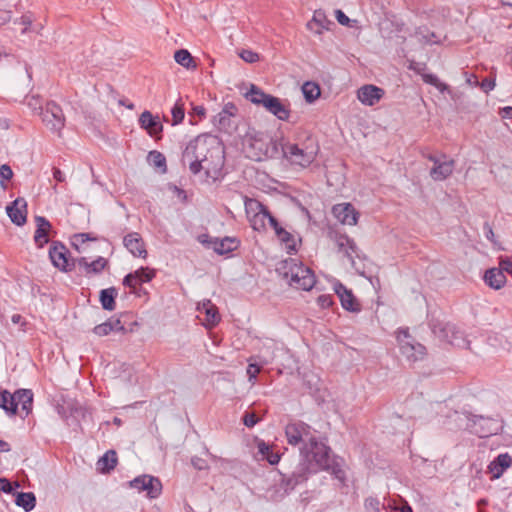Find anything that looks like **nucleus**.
Masks as SVG:
<instances>
[{
	"mask_svg": "<svg viewBox=\"0 0 512 512\" xmlns=\"http://www.w3.org/2000/svg\"><path fill=\"white\" fill-rule=\"evenodd\" d=\"M73 239H74L73 245H75L76 247H77L78 243L83 244L90 240H96V238L91 237V235L89 233L76 234V235H74Z\"/></svg>",
	"mask_w": 512,
	"mask_h": 512,
	"instance_id": "obj_56",
	"label": "nucleus"
},
{
	"mask_svg": "<svg viewBox=\"0 0 512 512\" xmlns=\"http://www.w3.org/2000/svg\"><path fill=\"white\" fill-rule=\"evenodd\" d=\"M270 94L265 93L263 90L258 88L256 85H251L250 90L246 93V97L256 105H262L269 97Z\"/></svg>",
	"mask_w": 512,
	"mask_h": 512,
	"instance_id": "obj_37",
	"label": "nucleus"
},
{
	"mask_svg": "<svg viewBox=\"0 0 512 512\" xmlns=\"http://www.w3.org/2000/svg\"><path fill=\"white\" fill-rule=\"evenodd\" d=\"M335 15H336V19H337V21H338L341 25H348V24H349L350 19H349V17H348V16H346V15L344 14V12H343V11H341V10H339V9H338V10H336V11H335Z\"/></svg>",
	"mask_w": 512,
	"mask_h": 512,
	"instance_id": "obj_61",
	"label": "nucleus"
},
{
	"mask_svg": "<svg viewBox=\"0 0 512 512\" xmlns=\"http://www.w3.org/2000/svg\"><path fill=\"white\" fill-rule=\"evenodd\" d=\"M239 56L242 60H244L247 63H255L259 60L258 53L254 52L252 50H248V49L242 50L239 53Z\"/></svg>",
	"mask_w": 512,
	"mask_h": 512,
	"instance_id": "obj_50",
	"label": "nucleus"
},
{
	"mask_svg": "<svg viewBox=\"0 0 512 512\" xmlns=\"http://www.w3.org/2000/svg\"><path fill=\"white\" fill-rule=\"evenodd\" d=\"M381 502L375 497L365 499L364 508L366 512H380Z\"/></svg>",
	"mask_w": 512,
	"mask_h": 512,
	"instance_id": "obj_48",
	"label": "nucleus"
},
{
	"mask_svg": "<svg viewBox=\"0 0 512 512\" xmlns=\"http://www.w3.org/2000/svg\"><path fill=\"white\" fill-rule=\"evenodd\" d=\"M236 111L237 108L233 103H227L223 110L218 114L219 124L223 125L224 121H226L230 116L235 115Z\"/></svg>",
	"mask_w": 512,
	"mask_h": 512,
	"instance_id": "obj_43",
	"label": "nucleus"
},
{
	"mask_svg": "<svg viewBox=\"0 0 512 512\" xmlns=\"http://www.w3.org/2000/svg\"><path fill=\"white\" fill-rule=\"evenodd\" d=\"M0 490L4 493H10L12 491V485L9 480L0 478Z\"/></svg>",
	"mask_w": 512,
	"mask_h": 512,
	"instance_id": "obj_62",
	"label": "nucleus"
},
{
	"mask_svg": "<svg viewBox=\"0 0 512 512\" xmlns=\"http://www.w3.org/2000/svg\"><path fill=\"white\" fill-rule=\"evenodd\" d=\"M277 271L288 281L290 286L298 290L310 291L316 283L314 272L294 258L283 260Z\"/></svg>",
	"mask_w": 512,
	"mask_h": 512,
	"instance_id": "obj_2",
	"label": "nucleus"
},
{
	"mask_svg": "<svg viewBox=\"0 0 512 512\" xmlns=\"http://www.w3.org/2000/svg\"><path fill=\"white\" fill-rule=\"evenodd\" d=\"M111 332V323H108V321L101 323L93 328V333L99 337L109 335Z\"/></svg>",
	"mask_w": 512,
	"mask_h": 512,
	"instance_id": "obj_49",
	"label": "nucleus"
},
{
	"mask_svg": "<svg viewBox=\"0 0 512 512\" xmlns=\"http://www.w3.org/2000/svg\"><path fill=\"white\" fill-rule=\"evenodd\" d=\"M258 452L266 459L271 465H275L280 461V454L273 452L269 445L264 441L258 443Z\"/></svg>",
	"mask_w": 512,
	"mask_h": 512,
	"instance_id": "obj_36",
	"label": "nucleus"
},
{
	"mask_svg": "<svg viewBox=\"0 0 512 512\" xmlns=\"http://www.w3.org/2000/svg\"><path fill=\"white\" fill-rule=\"evenodd\" d=\"M117 296V290L113 287L103 289L100 292V302L105 310L112 311L115 309V297Z\"/></svg>",
	"mask_w": 512,
	"mask_h": 512,
	"instance_id": "obj_33",
	"label": "nucleus"
},
{
	"mask_svg": "<svg viewBox=\"0 0 512 512\" xmlns=\"http://www.w3.org/2000/svg\"><path fill=\"white\" fill-rule=\"evenodd\" d=\"M13 177V171L8 164H3L0 167V185L3 188H6V181L11 180Z\"/></svg>",
	"mask_w": 512,
	"mask_h": 512,
	"instance_id": "obj_47",
	"label": "nucleus"
},
{
	"mask_svg": "<svg viewBox=\"0 0 512 512\" xmlns=\"http://www.w3.org/2000/svg\"><path fill=\"white\" fill-rule=\"evenodd\" d=\"M263 107L276 116L279 120H288L290 116V110L284 105L281 100L275 96L269 95L263 104Z\"/></svg>",
	"mask_w": 512,
	"mask_h": 512,
	"instance_id": "obj_23",
	"label": "nucleus"
},
{
	"mask_svg": "<svg viewBox=\"0 0 512 512\" xmlns=\"http://www.w3.org/2000/svg\"><path fill=\"white\" fill-rule=\"evenodd\" d=\"M383 89L374 85H364L357 93L359 101L368 106H373L383 97Z\"/></svg>",
	"mask_w": 512,
	"mask_h": 512,
	"instance_id": "obj_20",
	"label": "nucleus"
},
{
	"mask_svg": "<svg viewBox=\"0 0 512 512\" xmlns=\"http://www.w3.org/2000/svg\"><path fill=\"white\" fill-rule=\"evenodd\" d=\"M107 321H108V323H111L112 332H120V333L126 332V329L119 318H117V319L110 318Z\"/></svg>",
	"mask_w": 512,
	"mask_h": 512,
	"instance_id": "obj_57",
	"label": "nucleus"
},
{
	"mask_svg": "<svg viewBox=\"0 0 512 512\" xmlns=\"http://www.w3.org/2000/svg\"><path fill=\"white\" fill-rule=\"evenodd\" d=\"M74 262H75V265H78L79 267L84 268L86 274H89L90 262H88L85 257H81V258L75 260Z\"/></svg>",
	"mask_w": 512,
	"mask_h": 512,
	"instance_id": "obj_63",
	"label": "nucleus"
},
{
	"mask_svg": "<svg viewBox=\"0 0 512 512\" xmlns=\"http://www.w3.org/2000/svg\"><path fill=\"white\" fill-rule=\"evenodd\" d=\"M15 503L17 506L22 507L26 512L34 509L36 505L35 495L31 492L18 493Z\"/></svg>",
	"mask_w": 512,
	"mask_h": 512,
	"instance_id": "obj_34",
	"label": "nucleus"
},
{
	"mask_svg": "<svg viewBox=\"0 0 512 512\" xmlns=\"http://www.w3.org/2000/svg\"><path fill=\"white\" fill-rule=\"evenodd\" d=\"M35 222L37 225L34 241L38 247H43L46 243H48V233L51 229L50 222L42 216H36Z\"/></svg>",
	"mask_w": 512,
	"mask_h": 512,
	"instance_id": "obj_29",
	"label": "nucleus"
},
{
	"mask_svg": "<svg viewBox=\"0 0 512 512\" xmlns=\"http://www.w3.org/2000/svg\"><path fill=\"white\" fill-rule=\"evenodd\" d=\"M117 464V454L114 450L107 451L98 461L100 469L109 472L115 468Z\"/></svg>",
	"mask_w": 512,
	"mask_h": 512,
	"instance_id": "obj_35",
	"label": "nucleus"
},
{
	"mask_svg": "<svg viewBox=\"0 0 512 512\" xmlns=\"http://www.w3.org/2000/svg\"><path fill=\"white\" fill-rule=\"evenodd\" d=\"M245 211L251 227L259 232L264 231L267 223L270 224V219L274 218L266 206L255 199L245 200Z\"/></svg>",
	"mask_w": 512,
	"mask_h": 512,
	"instance_id": "obj_6",
	"label": "nucleus"
},
{
	"mask_svg": "<svg viewBox=\"0 0 512 512\" xmlns=\"http://www.w3.org/2000/svg\"><path fill=\"white\" fill-rule=\"evenodd\" d=\"M259 421L260 418L253 412H246L243 416V423L249 428L254 427Z\"/></svg>",
	"mask_w": 512,
	"mask_h": 512,
	"instance_id": "obj_53",
	"label": "nucleus"
},
{
	"mask_svg": "<svg viewBox=\"0 0 512 512\" xmlns=\"http://www.w3.org/2000/svg\"><path fill=\"white\" fill-rule=\"evenodd\" d=\"M270 226L275 231L277 238L285 245V248L289 254L296 252V240L294 236L282 228L276 218L270 219Z\"/></svg>",
	"mask_w": 512,
	"mask_h": 512,
	"instance_id": "obj_22",
	"label": "nucleus"
},
{
	"mask_svg": "<svg viewBox=\"0 0 512 512\" xmlns=\"http://www.w3.org/2000/svg\"><path fill=\"white\" fill-rule=\"evenodd\" d=\"M174 59L178 64L187 69L196 67L193 57L185 49L177 50L174 54Z\"/></svg>",
	"mask_w": 512,
	"mask_h": 512,
	"instance_id": "obj_40",
	"label": "nucleus"
},
{
	"mask_svg": "<svg viewBox=\"0 0 512 512\" xmlns=\"http://www.w3.org/2000/svg\"><path fill=\"white\" fill-rule=\"evenodd\" d=\"M70 253L65 245L53 242L49 248V257L52 264L61 271L69 272L75 267L74 260L69 258Z\"/></svg>",
	"mask_w": 512,
	"mask_h": 512,
	"instance_id": "obj_11",
	"label": "nucleus"
},
{
	"mask_svg": "<svg viewBox=\"0 0 512 512\" xmlns=\"http://www.w3.org/2000/svg\"><path fill=\"white\" fill-rule=\"evenodd\" d=\"M198 310L200 313L205 314L206 325L213 327L219 323L220 316L218 309L210 300H205L202 304H199Z\"/></svg>",
	"mask_w": 512,
	"mask_h": 512,
	"instance_id": "obj_31",
	"label": "nucleus"
},
{
	"mask_svg": "<svg viewBox=\"0 0 512 512\" xmlns=\"http://www.w3.org/2000/svg\"><path fill=\"white\" fill-rule=\"evenodd\" d=\"M283 154L293 165H298L302 168L308 167L314 160L317 154L316 149L300 148L298 144L287 143L282 147Z\"/></svg>",
	"mask_w": 512,
	"mask_h": 512,
	"instance_id": "obj_7",
	"label": "nucleus"
},
{
	"mask_svg": "<svg viewBox=\"0 0 512 512\" xmlns=\"http://www.w3.org/2000/svg\"><path fill=\"white\" fill-rule=\"evenodd\" d=\"M273 151L274 146H271V141L262 134L249 135L245 140L244 152L253 161H262Z\"/></svg>",
	"mask_w": 512,
	"mask_h": 512,
	"instance_id": "obj_4",
	"label": "nucleus"
},
{
	"mask_svg": "<svg viewBox=\"0 0 512 512\" xmlns=\"http://www.w3.org/2000/svg\"><path fill=\"white\" fill-rule=\"evenodd\" d=\"M191 463L197 470H204L208 468L206 461L200 457H193Z\"/></svg>",
	"mask_w": 512,
	"mask_h": 512,
	"instance_id": "obj_59",
	"label": "nucleus"
},
{
	"mask_svg": "<svg viewBox=\"0 0 512 512\" xmlns=\"http://www.w3.org/2000/svg\"><path fill=\"white\" fill-rule=\"evenodd\" d=\"M426 157L433 163L429 174L434 181H444L452 175L455 169V161L453 159H449L445 154H428Z\"/></svg>",
	"mask_w": 512,
	"mask_h": 512,
	"instance_id": "obj_8",
	"label": "nucleus"
},
{
	"mask_svg": "<svg viewBox=\"0 0 512 512\" xmlns=\"http://www.w3.org/2000/svg\"><path fill=\"white\" fill-rule=\"evenodd\" d=\"M471 421L474 433L477 434L480 438H486L497 434L498 431L502 428L498 420L491 417L474 415Z\"/></svg>",
	"mask_w": 512,
	"mask_h": 512,
	"instance_id": "obj_13",
	"label": "nucleus"
},
{
	"mask_svg": "<svg viewBox=\"0 0 512 512\" xmlns=\"http://www.w3.org/2000/svg\"><path fill=\"white\" fill-rule=\"evenodd\" d=\"M139 125L142 129L154 138L159 139L163 131V125L158 116H154L150 111L145 110L139 116Z\"/></svg>",
	"mask_w": 512,
	"mask_h": 512,
	"instance_id": "obj_16",
	"label": "nucleus"
},
{
	"mask_svg": "<svg viewBox=\"0 0 512 512\" xmlns=\"http://www.w3.org/2000/svg\"><path fill=\"white\" fill-rule=\"evenodd\" d=\"M26 104L28 105V107H30L34 111L40 110V114L44 110L41 107V99H40L39 96H34V95L27 96L26 97Z\"/></svg>",
	"mask_w": 512,
	"mask_h": 512,
	"instance_id": "obj_51",
	"label": "nucleus"
},
{
	"mask_svg": "<svg viewBox=\"0 0 512 512\" xmlns=\"http://www.w3.org/2000/svg\"><path fill=\"white\" fill-rule=\"evenodd\" d=\"M333 23L327 18L325 12L321 9L315 10L312 19L307 23V29L314 34H322L329 30Z\"/></svg>",
	"mask_w": 512,
	"mask_h": 512,
	"instance_id": "obj_21",
	"label": "nucleus"
},
{
	"mask_svg": "<svg viewBox=\"0 0 512 512\" xmlns=\"http://www.w3.org/2000/svg\"><path fill=\"white\" fill-rule=\"evenodd\" d=\"M334 241L338 250L342 252L349 260L353 261L356 254V244L353 239L349 238L345 234H336Z\"/></svg>",
	"mask_w": 512,
	"mask_h": 512,
	"instance_id": "obj_28",
	"label": "nucleus"
},
{
	"mask_svg": "<svg viewBox=\"0 0 512 512\" xmlns=\"http://www.w3.org/2000/svg\"><path fill=\"white\" fill-rule=\"evenodd\" d=\"M261 367L258 364L250 363L247 367V374L249 377V381L251 383H255L257 375L260 373Z\"/></svg>",
	"mask_w": 512,
	"mask_h": 512,
	"instance_id": "obj_52",
	"label": "nucleus"
},
{
	"mask_svg": "<svg viewBox=\"0 0 512 512\" xmlns=\"http://www.w3.org/2000/svg\"><path fill=\"white\" fill-rule=\"evenodd\" d=\"M108 265V261L103 257H98L96 260L90 262L89 264V274L94 273H100L102 270L106 268Z\"/></svg>",
	"mask_w": 512,
	"mask_h": 512,
	"instance_id": "obj_45",
	"label": "nucleus"
},
{
	"mask_svg": "<svg viewBox=\"0 0 512 512\" xmlns=\"http://www.w3.org/2000/svg\"><path fill=\"white\" fill-rule=\"evenodd\" d=\"M139 273H129L123 279V285L129 288H135L139 283L137 277Z\"/></svg>",
	"mask_w": 512,
	"mask_h": 512,
	"instance_id": "obj_54",
	"label": "nucleus"
},
{
	"mask_svg": "<svg viewBox=\"0 0 512 512\" xmlns=\"http://www.w3.org/2000/svg\"><path fill=\"white\" fill-rule=\"evenodd\" d=\"M328 459V449L311 457L310 461H307V463H312L310 466L312 469L311 473L316 472L318 469L326 468L328 466Z\"/></svg>",
	"mask_w": 512,
	"mask_h": 512,
	"instance_id": "obj_38",
	"label": "nucleus"
},
{
	"mask_svg": "<svg viewBox=\"0 0 512 512\" xmlns=\"http://www.w3.org/2000/svg\"><path fill=\"white\" fill-rule=\"evenodd\" d=\"M182 162L189 165L193 174L204 170L207 176H216L224 165L219 139L212 135L197 136L187 144L182 154Z\"/></svg>",
	"mask_w": 512,
	"mask_h": 512,
	"instance_id": "obj_1",
	"label": "nucleus"
},
{
	"mask_svg": "<svg viewBox=\"0 0 512 512\" xmlns=\"http://www.w3.org/2000/svg\"><path fill=\"white\" fill-rule=\"evenodd\" d=\"M134 273H139L138 274L139 276L137 277L139 284L149 282L155 276L154 270L149 269V268H144V267H141L140 269L136 270Z\"/></svg>",
	"mask_w": 512,
	"mask_h": 512,
	"instance_id": "obj_44",
	"label": "nucleus"
},
{
	"mask_svg": "<svg viewBox=\"0 0 512 512\" xmlns=\"http://www.w3.org/2000/svg\"><path fill=\"white\" fill-rule=\"evenodd\" d=\"M123 244L125 248L134 256L145 259L147 257V250L145 243L137 232L128 233L124 239Z\"/></svg>",
	"mask_w": 512,
	"mask_h": 512,
	"instance_id": "obj_18",
	"label": "nucleus"
},
{
	"mask_svg": "<svg viewBox=\"0 0 512 512\" xmlns=\"http://www.w3.org/2000/svg\"><path fill=\"white\" fill-rule=\"evenodd\" d=\"M422 79L425 83L427 84H430L434 87H436L437 89H439L440 91H444L446 89V85L444 83H442L439 78L434 75V74H423L422 75Z\"/></svg>",
	"mask_w": 512,
	"mask_h": 512,
	"instance_id": "obj_46",
	"label": "nucleus"
},
{
	"mask_svg": "<svg viewBox=\"0 0 512 512\" xmlns=\"http://www.w3.org/2000/svg\"><path fill=\"white\" fill-rule=\"evenodd\" d=\"M0 407L11 416L17 413V402L14 398V393H10L7 390L0 392Z\"/></svg>",
	"mask_w": 512,
	"mask_h": 512,
	"instance_id": "obj_32",
	"label": "nucleus"
},
{
	"mask_svg": "<svg viewBox=\"0 0 512 512\" xmlns=\"http://www.w3.org/2000/svg\"><path fill=\"white\" fill-rule=\"evenodd\" d=\"M239 241L236 238L225 237L223 239H214L211 241L213 250L219 254L224 255L236 250L239 246Z\"/></svg>",
	"mask_w": 512,
	"mask_h": 512,
	"instance_id": "obj_30",
	"label": "nucleus"
},
{
	"mask_svg": "<svg viewBox=\"0 0 512 512\" xmlns=\"http://www.w3.org/2000/svg\"><path fill=\"white\" fill-rule=\"evenodd\" d=\"M285 436L288 444L297 446L301 443L305 445L314 435L308 424L302 421H292L285 427Z\"/></svg>",
	"mask_w": 512,
	"mask_h": 512,
	"instance_id": "obj_10",
	"label": "nucleus"
},
{
	"mask_svg": "<svg viewBox=\"0 0 512 512\" xmlns=\"http://www.w3.org/2000/svg\"><path fill=\"white\" fill-rule=\"evenodd\" d=\"M512 457L508 453L499 454L489 465L488 470L492 479L500 478L505 470L511 466Z\"/></svg>",
	"mask_w": 512,
	"mask_h": 512,
	"instance_id": "obj_25",
	"label": "nucleus"
},
{
	"mask_svg": "<svg viewBox=\"0 0 512 512\" xmlns=\"http://www.w3.org/2000/svg\"><path fill=\"white\" fill-rule=\"evenodd\" d=\"M130 486L138 491H146L147 496L151 499L159 497L162 492L161 481L150 475L136 477L130 482Z\"/></svg>",
	"mask_w": 512,
	"mask_h": 512,
	"instance_id": "obj_12",
	"label": "nucleus"
},
{
	"mask_svg": "<svg viewBox=\"0 0 512 512\" xmlns=\"http://www.w3.org/2000/svg\"><path fill=\"white\" fill-rule=\"evenodd\" d=\"M20 22L24 26V28L22 29L21 33L25 34L28 31L29 27L31 26L32 20H31V18L29 16L25 15V16H22L20 18Z\"/></svg>",
	"mask_w": 512,
	"mask_h": 512,
	"instance_id": "obj_64",
	"label": "nucleus"
},
{
	"mask_svg": "<svg viewBox=\"0 0 512 512\" xmlns=\"http://www.w3.org/2000/svg\"><path fill=\"white\" fill-rule=\"evenodd\" d=\"M333 216L343 225L354 226L358 222L359 213L350 203H339L332 207Z\"/></svg>",
	"mask_w": 512,
	"mask_h": 512,
	"instance_id": "obj_14",
	"label": "nucleus"
},
{
	"mask_svg": "<svg viewBox=\"0 0 512 512\" xmlns=\"http://www.w3.org/2000/svg\"><path fill=\"white\" fill-rule=\"evenodd\" d=\"M317 303L322 308H329L333 304V298L329 294H323L317 298Z\"/></svg>",
	"mask_w": 512,
	"mask_h": 512,
	"instance_id": "obj_58",
	"label": "nucleus"
},
{
	"mask_svg": "<svg viewBox=\"0 0 512 512\" xmlns=\"http://www.w3.org/2000/svg\"><path fill=\"white\" fill-rule=\"evenodd\" d=\"M326 449H328L327 446L319 442L315 436L310 438V441L303 445L301 448V454L305 457V460L299 464L297 471L293 472V477L295 478L296 483L306 480L308 475L311 473L312 469L310 466L312 463H307V461H310L311 457Z\"/></svg>",
	"mask_w": 512,
	"mask_h": 512,
	"instance_id": "obj_5",
	"label": "nucleus"
},
{
	"mask_svg": "<svg viewBox=\"0 0 512 512\" xmlns=\"http://www.w3.org/2000/svg\"><path fill=\"white\" fill-rule=\"evenodd\" d=\"M148 161L154 167L163 168V169L166 168V158L159 151H151V152H149V154H148Z\"/></svg>",
	"mask_w": 512,
	"mask_h": 512,
	"instance_id": "obj_41",
	"label": "nucleus"
},
{
	"mask_svg": "<svg viewBox=\"0 0 512 512\" xmlns=\"http://www.w3.org/2000/svg\"><path fill=\"white\" fill-rule=\"evenodd\" d=\"M302 92L308 102L315 101L320 96V87L315 82H305L302 86Z\"/></svg>",
	"mask_w": 512,
	"mask_h": 512,
	"instance_id": "obj_39",
	"label": "nucleus"
},
{
	"mask_svg": "<svg viewBox=\"0 0 512 512\" xmlns=\"http://www.w3.org/2000/svg\"><path fill=\"white\" fill-rule=\"evenodd\" d=\"M396 339L401 354L409 362L422 360L426 355V348L422 344L416 342L409 333L408 328H399L396 331Z\"/></svg>",
	"mask_w": 512,
	"mask_h": 512,
	"instance_id": "obj_3",
	"label": "nucleus"
},
{
	"mask_svg": "<svg viewBox=\"0 0 512 512\" xmlns=\"http://www.w3.org/2000/svg\"><path fill=\"white\" fill-rule=\"evenodd\" d=\"M42 122L52 132L60 135L65 126V116L62 108L51 101L46 104L41 113Z\"/></svg>",
	"mask_w": 512,
	"mask_h": 512,
	"instance_id": "obj_9",
	"label": "nucleus"
},
{
	"mask_svg": "<svg viewBox=\"0 0 512 512\" xmlns=\"http://www.w3.org/2000/svg\"><path fill=\"white\" fill-rule=\"evenodd\" d=\"M484 282L492 289L499 290L506 284V276L504 275L503 269L490 268L484 274Z\"/></svg>",
	"mask_w": 512,
	"mask_h": 512,
	"instance_id": "obj_27",
	"label": "nucleus"
},
{
	"mask_svg": "<svg viewBox=\"0 0 512 512\" xmlns=\"http://www.w3.org/2000/svg\"><path fill=\"white\" fill-rule=\"evenodd\" d=\"M333 288L345 310L350 312H359L361 310L360 304L357 302L351 290L347 289L340 282H336Z\"/></svg>",
	"mask_w": 512,
	"mask_h": 512,
	"instance_id": "obj_17",
	"label": "nucleus"
},
{
	"mask_svg": "<svg viewBox=\"0 0 512 512\" xmlns=\"http://www.w3.org/2000/svg\"><path fill=\"white\" fill-rule=\"evenodd\" d=\"M172 114V122L173 126L180 124L185 116L183 104L180 102H176L171 110Z\"/></svg>",
	"mask_w": 512,
	"mask_h": 512,
	"instance_id": "obj_42",
	"label": "nucleus"
},
{
	"mask_svg": "<svg viewBox=\"0 0 512 512\" xmlns=\"http://www.w3.org/2000/svg\"><path fill=\"white\" fill-rule=\"evenodd\" d=\"M10 220L17 226H22L27 221V202L24 198H17L6 207Z\"/></svg>",
	"mask_w": 512,
	"mask_h": 512,
	"instance_id": "obj_15",
	"label": "nucleus"
},
{
	"mask_svg": "<svg viewBox=\"0 0 512 512\" xmlns=\"http://www.w3.org/2000/svg\"><path fill=\"white\" fill-rule=\"evenodd\" d=\"M499 266L503 269L504 272L512 275V261L509 258L501 259Z\"/></svg>",
	"mask_w": 512,
	"mask_h": 512,
	"instance_id": "obj_60",
	"label": "nucleus"
},
{
	"mask_svg": "<svg viewBox=\"0 0 512 512\" xmlns=\"http://www.w3.org/2000/svg\"><path fill=\"white\" fill-rule=\"evenodd\" d=\"M278 342L273 339H265L262 341L259 348V359L262 365L270 364L276 357V351L278 350Z\"/></svg>",
	"mask_w": 512,
	"mask_h": 512,
	"instance_id": "obj_26",
	"label": "nucleus"
},
{
	"mask_svg": "<svg viewBox=\"0 0 512 512\" xmlns=\"http://www.w3.org/2000/svg\"><path fill=\"white\" fill-rule=\"evenodd\" d=\"M17 408L20 406L21 417L28 416L33 408V393L29 389H19L14 393Z\"/></svg>",
	"mask_w": 512,
	"mask_h": 512,
	"instance_id": "obj_24",
	"label": "nucleus"
},
{
	"mask_svg": "<svg viewBox=\"0 0 512 512\" xmlns=\"http://www.w3.org/2000/svg\"><path fill=\"white\" fill-rule=\"evenodd\" d=\"M432 331L441 339L447 341L451 345H459V339L462 338L461 333L456 330V327L450 323L445 324H432Z\"/></svg>",
	"mask_w": 512,
	"mask_h": 512,
	"instance_id": "obj_19",
	"label": "nucleus"
},
{
	"mask_svg": "<svg viewBox=\"0 0 512 512\" xmlns=\"http://www.w3.org/2000/svg\"><path fill=\"white\" fill-rule=\"evenodd\" d=\"M495 79L494 78H485L481 82H479L480 88L485 92L489 93L491 90L495 88Z\"/></svg>",
	"mask_w": 512,
	"mask_h": 512,
	"instance_id": "obj_55",
	"label": "nucleus"
}]
</instances>
